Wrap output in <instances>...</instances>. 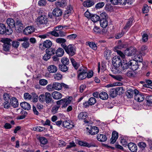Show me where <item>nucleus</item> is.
<instances>
[{"mask_svg":"<svg viewBox=\"0 0 152 152\" xmlns=\"http://www.w3.org/2000/svg\"><path fill=\"white\" fill-rule=\"evenodd\" d=\"M129 67L130 66L129 62L128 63H122V64H121V66H120V68L119 69V70H121V69L124 70L125 69H126L129 68Z\"/></svg>","mask_w":152,"mask_h":152,"instance_id":"nucleus-36","label":"nucleus"},{"mask_svg":"<svg viewBox=\"0 0 152 152\" xmlns=\"http://www.w3.org/2000/svg\"><path fill=\"white\" fill-rule=\"evenodd\" d=\"M133 20V18H130L126 23L125 26L124 27V29L126 30H128L129 29L132 25Z\"/></svg>","mask_w":152,"mask_h":152,"instance_id":"nucleus-29","label":"nucleus"},{"mask_svg":"<svg viewBox=\"0 0 152 152\" xmlns=\"http://www.w3.org/2000/svg\"><path fill=\"white\" fill-rule=\"evenodd\" d=\"M136 51L135 48L133 47H130L129 48L126 49L124 51L125 54L128 56H131L134 55Z\"/></svg>","mask_w":152,"mask_h":152,"instance_id":"nucleus-7","label":"nucleus"},{"mask_svg":"<svg viewBox=\"0 0 152 152\" xmlns=\"http://www.w3.org/2000/svg\"><path fill=\"white\" fill-rule=\"evenodd\" d=\"M20 105L22 108L27 110H29L31 109V106L28 103L24 102L20 103Z\"/></svg>","mask_w":152,"mask_h":152,"instance_id":"nucleus-17","label":"nucleus"},{"mask_svg":"<svg viewBox=\"0 0 152 152\" xmlns=\"http://www.w3.org/2000/svg\"><path fill=\"white\" fill-rule=\"evenodd\" d=\"M37 21V23L39 24H46L48 21V18L45 15L41 16H38Z\"/></svg>","mask_w":152,"mask_h":152,"instance_id":"nucleus-6","label":"nucleus"},{"mask_svg":"<svg viewBox=\"0 0 152 152\" xmlns=\"http://www.w3.org/2000/svg\"><path fill=\"white\" fill-rule=\"evenodd\" d=\"M39 83L40 85L42 86L46 85L48 83V81L44 79H41L39 80Z\"/></svg>","mask_w":152,"mask_h":152,"instance_id":"nucleus-53","label":"nucleus"},{"mask_svg":"<svg viewBox=\"0 0 152 152\" xmlns=\"http://www.w3.org/2000/svg\"><path fill=\"white\" fill-rule=\"evenodd\" d=\"M32 130L36 131L42 132L44 131L45 128L44 127L39 126H36L33 127Z\"/></svg>","mask_w":152,"mask_h":152,"instance_id":"nucleus-49","label":"nucleus"},{"mask_svg":"<svg viewBox=\"0 0 152 152\" xmlns=\"http://www.w3.org/2000/svg\"><path fill=\"white\" fill-rule=\"evenodd\" d=\"M118 48V47H115V51H116L117 54L119 55L122 58H125V56L126 55L125 54H124L120 50H117V49Z\"/></svg>","mask_w":152,"mask_h":152,"instance_id":"nucleus-45","label":"nucleus"},{"mask_svg":"<svg viewBox=\"0 0 152 152\" xmlns=\"http://www.w3.org/2000/svg\"><path fill=\"white\" fill-rule=\"evenodd\" d=\"M147 49V47L145 45L142 46L141 48V51L140 53L142 55H144L145 54V51Z\"/></svg>","mask_w":152,"mask_h":152,"instance_id":"nucleus-50","label":"nucleus"},{"mask_svg":"<svg viewBox=\"0 0 152 152\" xmlns=\"http://www.w3.org/2000/svg\"><path fill=\"white\" fill-rule=\"evenodd\" d=\"M97 139L99 141L104 142L107 140V138L104 135L98 134L97 135Z\"/></svg>","mask_w":152,"mask_h":152,"instance_id":"nucleus-20","label":"nucleus"},{"mask_svg":"<svg viewBox=\"0 0 152 152\" xmlns=\"http://www.w3.org/2000/svg\"><path fill=\"white\" fill-rule=\"evenodd\" d=\"M142 41L144 42H146L148 40V36L146 33H144L142 35Z\"/></svg>","mask_w":152,"mask_h":152,"instance_id":"nucleus-60","label":"nucleus"},{"mask_svg":"<svg viewBox=\"0 0 152 152\" xmlns=\"http://www.w3.org/2000/svg\"><path fill=\"white\" fill-rule=\"evenodd\" d=\"M104 2H99L96 5L95 8L96 9L101 8L104 6Z\"/></svg>","mask_w":152,"mask_h":152,"instance_id":"nucleus-55","label":"nucleus"},{"mask_svg":"<svg viewBox=\"0 0 152 152\" xmlns=\"http://www.w3.org/2000/svg\"><path fill=\"white\" fill-rule=\"evenodd\" d=\"M34 31V28L33 26H30L27 27L24 29L23 32L26 35H28L33 32Z\"/></svg>","mask_w":152,"mask_h":152,"instance_id":"nucleus-12","label":"nucleus"},{"mask_svg":"<svg viewBox=\"0 0 152 152\" xmlns=\"http://www.w3.org/2000/svg\"><path fill=\"white\" fill-rule=\"evenodd\" d=\"M53 76L54 79L57 80H59L61 79L62 78V75L61 74L57 73L54 74Z\"/></svg>","mask_w":152,"mask_h":152,"instance_id":"nucleus-57","label":"nucleus"},{"mask_svg":"<svg viewBox=\"0 0 152 152\" xmlns=\"http://www.w3.org/2000/svg\"><path fill=\"white\" fill-rule=\"evenodd\" d=\"M70 60L73 66L76 69H77L79 66V64L77 63L75 60L73 58H71Z\"/></svg>","mask_w":152,"mask_h":152,"instance_id":"nucleus-47","label":"nucleus"},{"mask_svg":"<svg viewBox=\"0 0 152 152\" xmlns=\"http://www.w3.org/2000/svg\"><path fill=\"white\" fill-rule=\"evenodd\" d=\"M48 69L50 73H55L57 70V67L54 65L49 66L48 67Z\"/></svg>","mask_w":152,"mask_h":152,"instance_id":"nucleus-27","label":"nucleus"},{"mask_svg":"<svg viewBox=\"0 0 152 152\" xmlns=\"http://www.w3.org/2000/svg\"><path fill=\"white\" fill-rule=\"evenodd\" d=\"M118 4L125 5L126 3L131 4V0H118Z\"/></svg>","mask_w":152,"mask_h":152,"instance_id":"nucleus-43","label":"nucleus"},{"mask_svg":"<svg viewBox=\"0 0 152 152\" xmlns=\"http://www.w3.org/2000/svg\"><path fill=\"white\" fill-rule=\"evenodd\" d=\"M86 45H88L89 47L94 50L97 49V46L94 42H88L86 43Z\"/></svg>","mask_w":152,"mask_h":152,"instance_id":"nucleus-35","label":"nucleus"},{"mask_svg":"<svg viewBox=\"0 0 152 152\" xmlns=\"http://www.w3.org/2000/svg\"><path fill=\"white\" fill-rule=\"evenodd\" d=\"M53 14L55 16L59 17L62 15V12L60 9L56 8L53 10Z\"/></svg>","mask_w":152,"mask_h":152,"instance_id":"nucleus-18","label":"nucleus"},{"mask_svg":"<svg viewBox=\"0 0 152 152\" xmlns=\"http://www.w3.org/2000/svg\"><path fill=\"white\" fill-rule=\"evenodd\" d=\"M59 68L60 70L63 72H66L68 70L67 66L63 64L59 65Z\"/></svg>","mask_w":152,"mask_h":152,"instance_id":"nucleus-39","label":"nucleus"},{"mask_svg":"<svg viewBox=\"0 0 152 152\" xmlns=\"http://www.w3.org/2000/svg\"><path fill=\"white\" fill-rule=\"evenodd\" d=\"M118 137V133L115 131L113 132L112 134V137L110 140L111 144H113L115 143Z\"/></svg>","mask_w":152,"mask_h":152,"instance_id":"nucleus-9","label":"nucleus"},{"mask_svg":"<svg viewBox=\"0 0 152 152\" xmlns=\"http://www.w3.org/2000/svg\"><path fill=\"white\" fill-rule=\"evenodd\" d=\"M24 98L25 99H30L31 98V96L29 93H26L24 94Z\"/></svg>","mask_w":152,"mask_h":152,"instance_id":"nucleus-64","label":"nucleus"},{"mask_svg":"<svg viewBox=\"0 0 152 152\" xmlns=\"http://www.w3.org/2000/svg\"><path fill=\"white\" fill-rule=\"evenodd\" d=\"M112 63L113 66L112 68L113 71H115L116 72L119 71V69L122 64L120 57L116 56L113 57L112 59Z\"/></svg>","mask_w":152,"mask_h":152,"instance_id":"nucleus-1","label":"nucleus"},{"mask_svg":"<svg viewBox=\"0 0 152 152\" xmlns=\"http://www.w3.org/2000/svg\"><path fill=\"white\" fill-rule=\"evenodd\" d=\"M115 88L117 91L118 95H121L124 92V89L122 87H118Z\"/></svg>","mask_w":152,"mask_h":152,"instance_id":"nucleus-41","label":"nucleus"},{"mask_svg":"<svg viewBox=\"0 0 152 152\" xmlns=\"http://www.w3.org/2000/svg\"><path fill=\"white\" fill-rule=\"evenodd\" d=\"M111 76L114 78L119 81H121L123 78L120 75H111Z\"/></svg>","mask_w":152,"mask_h":152,"instance_id":"nucleus-58","label":"nucleus"},{"mask_svg":"<svg viewBox=\"0 0 152 152\" xmlns=\"http://www.w3.org/2000/svg\"><path fill=\"white\" fill-rule=\"evenodd\" d=\"M52 98L51 94L48 92L45 93V101L48 104L52 101Z\"/></svg>","mask_w":152,"mask_h":152,"instance_id":"nucleus-23","label":"nucleus"},{"mask_svg":"<svg viewBox=\"0 0 152 152\" xmlns=\"http://www.w3.org/2000/svg\"><path fill=\"white\" fill-rule=\"evenodd\" d=\"M99 132L98 128L96 126L91 127L89 130L88 132L91 135H94L97 134Z\"/></svg>","mask_w":152,"mask_h":152,"instance_id":"nucleus-15","label":"nucleus"},{"mask_svg":"<svg viewBox=\"0 0 152 152\" xmlns=\"http://www.w3.org/2000/svg\"><path fill=\"white\" fill-rule=\"evenodd\" d=\"M47 88L49 91H53L54 90L53 83V84H49L47 86Z\"/></svg>","mask_w":152,"mask_h":152,"instance_id":"nucleus-63","label":"nucleus"},{"mask_svg":"<svg viewBox=\"0 0 152 152\" xmlns=\"http://www.w3.org/2000/svg\"><path fill=\"white\" fill-rule=\"evenodd\" d=\"M57 31H56L54 29L53 31L50 32V33L52 35L56 37H59V34L58 33V31L57 32Z\"/></svg>","mask_w":152,"mask_h":152,"instance_id":"nucleus-61","label":"nucleus"},{"mask_svg":"<svg viewBox=\"0 0 152 152\" xmlns=\"http://www.w3.org/2000/svg\"><path fill=\"white\" fill-rule=\"evenodd\" d=\"M100 23L101 26L103 28H106L108 25V22L107 19L100 20Z\"/></svg>","mask_w":152,"mask_h":152,"instance_id":"nucleus-32","label":"nucleus"},{"mask_svg":"<svg viewBox=\"0 0 152 152\" xmlns=\"http://www.w3.org/2000/svg\"><path fill=\"white\" fill-rule=\"evenodd\" d=\"M53 98L56 99H58L61 98V93L58 91H54L52 94Z\"/></svg>","mask_w":152,"mask_h":152,"instance_id":"nucleus-24","label":"nucleus"},{"mask_svg":"<svg viewBox=\"0 0 152 152\" xmlns=\"http://www.w3.org/2000/svg\"><path fill=\"white\" fill-rule=\"evenodd\" d=\"M2 42L4 43L3 45V50L5 51H9L10 50L11 46V42L12 40L8 38L2 39L1 40Z\"/></svg>","mask_w":152,"mask_h":152,"instance_id":"nucleus-4","label":"nucleus"},{"mask_svg":"<svg viewBox=\"0 0 152 152\" xmlns=\"http://www.w3.org/2000/svg\"><path fill=\"white\" fill-rule=\"evenodd\" d=\"M62 46L64 47L63 48L69 56H72L75 54L76 48L74 45L70 44L67 46L66 45H62Z\"/></svg>","mask_w":152,"mask_h":152,"instance_id":"nucleus-2","label":"nucleus"},{"mask_svg":"<svg viewBox=\"0 0 152 152\" xmlns=\"http://www.w3.org/2000/svg\"><path fill=\"white\" fill-rule=\"evenodd\" d=\"M94 2L92 0H88L85 1L83 3V5L87 7H91L94 4Z\"/></svg>","mask_w":152,"mask_h":152,"instance_id":"nucleus-22","label":"nucleus"},{"mask_svg":"<svg viewBox=\"0 0 152 152\" xmlns=\"http://www.w3.org/2000/svg\"><path fill=\"white\" fill-rule=\"evenodd\" d=\"M52 45V42L50 41L47 40L45 41L43 43V46L44 47L48 48H50Z\"/></svg>","mask_w":152,"mask_h":152,"instance_id":"nucleus-34","label":"nucleus"},{"mask_svg":"<svg viewBox=\"0 0 152 152\" xmlns=\"http://www.w3.org/2000/svg\"><path fill=\"white\" fill-rule=\"evenodd\" d=\"M127 146L129 150L132 152H136L137 151V147L134 143L130 142L128 144Z\"/></svg>","mask_w":152,"mask_h":152,"instance_id":"nucleus-13","label":"nucleus"},{"mask_svg":"<svg viewBox=\"0 0 152 152\" xmlns=\"http://www.w3.org/2000/svg\"><path fill=\"white\" fill-rule=\"evenodd\" d=\"M99 20H104L107 19V15L105 12H102L100 14V16H99Z\"/></svg>","mask_w":152,"mask_h":152,"instance_id":"nucleus-52","label":"nucleus"},{"mask_svg":"<svg viewBox=\"0 0 152 152\" xmlns=\"http://www.w3.org/2000/svg\"><path fill=\"white\" fill-rule=\"evenodd\" d=\"M53 86L54 90H59L62 89L61 84L58 82L53 83Z\"/></svg>","mask_w":152,"mask_h":152,"instance_id":"nucleus-38","label":"nucleus"},{"mask_svg":"<svg viewBox=\"0 0 152 152\" xmlns=\"http://www.w3.org/2000/svg\"><path fill=\"white\" fill-rule=\"evenodd\" d=\"M138 92H139V91L134 88H128L126 91L125 92V94L128 98H131L133 97L134 94L135 95Z\"/></svg>","mask_w":152,"mask_h":152,"instance_id":"nucleus-5","label":"nucleus"},{"mask_svg":"<svg viewBox=\"0 0 152 152\" xmlns=\"http://www.w3.org/2000/svg\"><path fill=\"white\" fill-rule=\"evenodd\" d=\"M110 96L112 98L115 97L117 95V91L115 88H113L110 89L109 91Z\"/></svg>","mask_w":152,"mask_h":152,"instance_id":"nucleus-16","label":"nucleus"},{"mask_svg":"<svg viewBox=\"0 0 152 152\" xmlns=\"http://www.w3.org/2000/svg\"><path fill=\"white\" fill-rule=\"evenodd\" d=\"M64 52L63 49L61 48H58L55 52L57 56L59 57L62 56L64 55Z\"/></svg>","mask_w":152,"mask_h":152,"instance_id":"nucleus-31","label":"nucleus"},{"mask_svg":"<svg viewBox=\"0 0 152 152\" xmlns=\"http://www.w3.org/2000/svg\"><path fill=\"white\" fill-rule=\"evenodd\" d=\"M91 20L93 22H96L99 20V16L97 15H93L92 14L91 18Z\"/></svg>","mask_w":152,"mask_h":152,"instance_id":"nucleus-40","label":"nucleus"},{"mask_svg":"<svg viewBox=\"0 0 152 152\" xmlns=\"http://www.w3.org/2000/svg\"><path fill=\"white\" fill-rule=\"evenodd\" d=\"M118 137V133L115 131L113 132L112 134V137L110 140L111 144H113L115 143Z\"/></svg>","mask_w":152,"mask_h":152,"instance_id":"nucleus-10","label":"nucleus"},{"mask_svg":"<svg viewBox=\"0 0 152 152\" xmlns=\"http://www.w3.org/2000/svg\"><path fill=\"white\" fill-rule=\"evenodd\" d=\"M10 103L11 105L14 107H17L19 104L17 99L15 97H13L11 99Z\"/></svg>","mask_w":152,"mask_h":152,"instance_id":"nucleus-19","label":"nucleus"},{"mask_svg":"<svg viewBox=\"0 0 152 152\" xmlns=\"http://www.w3.org/2000/svg\"><path fill=\"white\" fill-rule=\"evenodd\" d=\"M78 117L80 119L84 120L85 123L89 122V118L87 115H78Z\"/></svg>","mask_w":152,"mask_h":152,"instance_id":"nucleus-21","label":"nucleus"},{"mask_svg":"<svg viewBox=\"0 0 152 152\" xmlns=\"http://www.w3.org/2000/svg\"><path fill=\"white\" fill-rule=\"evenodd\" d=\"M66 41L65 39L62 38H57L56 39V42L58 43L61 44V46L62 48H64V47L62 46V45H66V44L65 43L66 42Z\"/></svg>","mask_w":152,"mask_h":152,"instance_id":"nucleus-33","label":"nucleus"},{"mask_svg":"<svg viewBox=\"0 0 152 152\" xmlns=\"http://www.w3.org/2000/svg\"><path fill=\"white\" fill-rule=\"evenodd\" d=\"M88 101L89 104L91 106L94 104L96 102V99L94 97H91L90 98Z\"/></svg>","mask_w":152,"mask_h":152,"instance_id":"nucleus-46","label":"nucleus"},{"mask_svg":"<svg viewBox=\"0 0 152 152\" xmlns=\"http://www.w3.org/2000/svg\"><path fill=\"white\" fill-rule=\"evenodd\" d=\"M66 100L64 99H62L60 100L57 101L56 102V103L58 105L64 104V105L62 106V107H66L67 105V104H65V101H66Z\"/></svg>","mask_w":152,"mask_h":152,"instance_id":"nucleus-54","label":"nucleus"},{"mask_svg":"<svg viewBox=\"0 0 152 152\" xmlns=\"http://www.w3.org/2000/svg\"><path fill=\"white\" fill-rule=\"evenodd\" d=\"M45 52L50 57L51 56L55 54L56 50L54 48H49L46 49Z\"/></svg>","mask_w":152,"mask_h":152,"instance_id":"nucleus-30","label":"nucleus"},{"mask_svg":"<svg viewBox=\"0 0 152 152\" xmlns=\"http://www.w3.org/2000/svg\"><path fill=\"white\" fill-rule=\"evenodd\" d=\"M13 32L12 28H7L6 26L3 23H0V34H2L10 35Z\"/></svg>","mask_w":152,"mask_h":152,"instance_id":"nucleus-3","label":"nucleus"},{"mask_svg":"<svg viewBox=\"0 0 152 152\" xmlns=\"http://www.w3.org/2000/svg\"><path fill=\"white\" fill-rule=\"evenodd\" d=\"M61 62L62 64L66 65H68L69 63V59L66 57H63L61 59Z\"/></svg>","mask_w":152,"mask_h":152,"instance_id":"nucleus-51","label":"nucleus"},{"mask_svg":"<svg viewBox=\"0 0 152 152\" xmlns=\"http://www.w3.org/2000/svg\"><path fill=\"white\" fill-rule=\"evenodd\" d=\"M78 77L80 80H83L86 77V73H79Z\"/></svg>","mask_w":152,"mask_h":152,"instance_id":"nucleus-44","label":"nucleus"},{"mask_svg":"<svg viewBox=\"0 0 152 152\" xmlns=\"http://www.w3.org/2000/svg\"><path fill=\"white\" fill-rule=\"evenodd\" d=\"M87 68L84 66L80 67L78 70V73H86L87 72Z\"/></svg>","mask_w":152,"mask_h":152,"instance_id":"nucleus-59","label":"nucleus"},{"mask_svg":"<svg viewBox=\"0 0 152 152\" xmlns=\"http://www.w3.org/2000/svg\"><path fill=\"white\" fill-rule=\"evenodd\" d=\"M39 100L41 102H43L45 101V95L42 94L39 96Z\"/></svg>","mask_w":152,"mask_h":152,"instance_id":"nucleus-62","label":"nucleus"},{"mask_svg":"<svg viewBox=\"0 0 152 152\" xmlns=\"http://www.w3.org/2000/svg\"><path fill=\"white\" fill-rule=\"evenodd\" d=\"M56 4L57 7L63 8L66 5L67 3L66 1L64 0L61 1L57 2Z\"/></svg>","mask_w":152,"mask_h":152,"instance_id":"nucleus-26","label":"nucleus"},{"mask_svg":"<svg viewBox=\"0 0 152 152\" xmlns=\"http://www.w3.org/2000/svg\"><path fill=\"white\" fill-rule=\"evenodd\" d=\"M63 126L67 129H70L74 127V125L67 122L66 121H65L62 123Z\"/></svg>","mask_w":152,"mask_h":152,"instance_id":"nucleus-25","label":"nucleus"},{"mask_svg":"<svg viewBox=\"0 0 152 152\" xmlns=\"http://www.w3.org/2000/svg\"><path fill=\"white\" fill-rule=\"evenodd\" d=\"M111 53V50H106L104 53V56L106 59H108L110 58Z\"/></svg>","mask_w":152,"mask_h":152,"instance_id":"nucleus-42","label":"nucleus"},{"mask_svg":"<svg viewBox=\"0 0 152 152\" xmlns=\"http://www.w3.org/2000/svg\"><path fill=\"white\" fill-rule=\"evenodd\" d=\"M131 64H134V66H132V70L133 71L136 70L139 67V65L138 62H137L134 60H130V63Z\"/></svg>","mask_w":152,"mask_h":152,"instance_id":"nucleus-28","label":"nucleus"},{"mask_svg":"<svg viewBox=\"0 0 152 152\" xmlns=\"http://www.w3.org/2000/svg\"><path fill=\"white\" fill-rule=\"evenodd\" d=\"M79 144L83 146L87 147L88 148H90L91 147H96V145L94 143H88L86 142H83L80 141L78 142Z\"/></svg>","mask_w":152,"mask_h":152,"instance_id":"nucleus-11","label":"nucleus"},{"mask_svg":"<svg viewBox=\"0 0 152 152\" xmlns=\"http://www.w3.org/2000/svg\"><path fill=\"white\" fill-rule=\"evenodd\" d=\"M108 97L107 94L105 92H102L99 94V98L102 99H106Z\"/></svg>","mask_w":152,"mask_h":152,"instance_id":"nucleus-37","label":"nucleus"},{"mask_svg":"<svg viewBox=\"0 0 152 152\" xmlns=\"http://www.w3.org/2000/svg\"><path fill=\"white\" fill-rule=\"evenodd\" d=\"M39 140L40 143L42 144L45 145L47 143L48 140L45 137H40L39 138Z\"/></svg>","mask_w":152,"mask_h":152,"instance_id":"nucleus-48","label":"nucleus"},{"mask_svg":"<svg viewBox=\"0 0 152 152\" xmlns=\"http://www.w3.org/2000/svg\"><path fill=\"white\" fill-rule=\"evenodd\" d=\"M134 99L139 102H142L144 100V96L142 93L139 91V92L136 94L134 96Z\"/></svg>","mask_w":152,"mask_h":152,"instance_id":"nucleus-8","label":"nucleus"},{"mask_svg":"<svg viewBox=\"0 0 152 152\" xmlns=\"http://www.w3.org/2000/svg\"><path fill=\"white\" fill-rule=\"evenodd\" d=\"M7 23L9 27L8 28H12L15 26V23L14 20L12 18H9L7 20Z\"/></svg>","mask_w":152,"mask_h":152,"instance_id":"nucleus-14","label":"nucleus"},{"mask_svg":"<svg viewBox=\"0 0 152 152\" xmlns=\"http://www.w3.org/2000/svg\"><path fill=\"white\" fill-rule=\"evenodd\" d=\"M138 145L141 149L143 150L146 146L145 143L143 142H140L138 144Z\"/></svg>","mask_w":152,"mask_h":152,"instance_id":"nucleus-56","label":"nucleus"}]
</instances>
